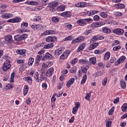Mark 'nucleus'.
<instances>
[{"instance_id": "nucleus-1", "label": "nucleus", "mask_w": 127, "mask_h": 127, "mask_svg": "<svg viewBox=\"0 0 127 127\" xmlns=\"http://www.w3.org/2000/svg\"><path fill=\"white\" fill-rule=\"evenodd\" d=\"M31 27L34 31H42V30H44L47 27L45 25H42L41 24H34L31 25Z\"/></svg>"}, {"instance_id": "nucleus-2", "label": "nucleus", "mask_w": 127, "mask_h": 127, "mask_svg": "<svg viewBox=\"0 0 127 127\" xmlns=\"http://www.w3.org/2000/svg\"><path fill=\"white\" fill-rule=\"evenodd\" d=\"M28 37V34H24L21 35H15L14 37L15 40L16 41H23V40H25L26 38Z\"/></svg>"}, {"instance_id": "nucleus-3", "label": "nucleus", "mask_w": 127, "mask_h": 127, "mask_svg": "<svg viewBox=\"0 0 127 127\" xmlns=\"http://www.w3.org/2000/svg\"><path fill=\"white\" fill-rule=\"evenodd\" d=\"M11 67V62L9 61H7L5 62L2 66L3 71H6L8 70H9Z\"/></svg>"}, {"instance_id": "nucleus-4", "label": "nucleus", "mask_w": 127, "mask_h": 127, "mask_svg": "<svg viewBox=\"0 0 127 127\" xmlns=\"http://www.w3.org/2000/svg\"><path fill=\"white\" fill-rule=\"evenodd\" d=\"M21 21V18L19 17H15L13 18H11L7 20V22L11 23H18Z\"/></svg>"}, {"instance_id": "nucleus-5", "label": "nucleus", "mask_w": 127, "mask_h": 127, "mask_svg": "<svg viewBox=\"0 0 127 127\" xmlns=\"http://www.w3.org/2000/svg\"><path fill=\"white\" fill-rule=\"evenodd\" d=\"M75 106L73 108L72 111V113L73 115L76 114V113L78 112V109L79 108H80V106H81V104L79 102H76L74 103Z\"/></svg>"}, {"instance_id": "nucleus-6", "label": "nucleus", "mask_w": 127, "mask_h": 127, "mask_svg": "<svg viewBox=\"0 0 127 127\" xmlns=\"http://www.w3.org/2000/svg\"><path fill=\"white\" fill-rule=\"evenodd\" d=\"M106 23L104 21H101L100 22L93 23L91 24L92 28H96V27H100L102 25H105Z\"/></svg>"}, {"instance_id": "nucleus-7", "label": "nucleus", "mask_w": 127, "mask_h": 127, "mask_svg": "<svg viewBox=\"0 0 127 127\" xmlns=\"http://www.w3.org/2000/svg\"><path fill=\"white\" fill-rule=\"evenodd\" d=\"M69 54H70V51H65L60 57V60H65V59H67V58H68V56H69Z\"/></svg>"}, {"instance_id": "nucleus-8", "label": "nucleus", "mask_w": 127, "mask_h": 127, "mask_svg": "<svg viewBox=\"0 0 127 127\" xmlns=\"http://www.w3.org/2000/svg\"><path fill=\"white\" fill-rule=\"evenodd\" d=\"M127 59V58L125 56H122L118 60H117V63H115L116 66H119L120 64H122V63H124L125 61H126V60Z\"/></svg>"}, {"instance_id": "nucleus-9", "label": "nucleus", "mask_w": 127, "mask_h": 127, "mask_svg": "<svg viewBox=\"0 0 127 127\" xmlns=\"http://www.w3.org/2000/svg\"><path fill=\"white\" fill-rule=\"evenodd\" d=\"M1 17L3 18V19H8L13 17V14L8 13H3L1 15Z\"/></svg>"}, {"instance_id": "nucleus-10", "label": "nucleus", "mask_w": 127, "mask_h": 127, "mask_svg": "<svg viewBox=\"0 0 127 127\" xmlns=\"http://www.w3.org/2000/svg\"><path fill=\"white\" fill-rule=\"evenodd\" d=\"M47 42H55L57 41V37L56 36H48L46 38Z\"/></svg>"}, {"instance_id": "nucleus-11", "label": "nucleus", "mask_w": 127, "mask_h": 127, "mask_svg": "<svg viewBox=\"0 0 127 127\" xmlns=\"http://www.w3.org/2000/svg\"><path fill=\"white\" fill-rule=\"evenodd\" d=\"M52 6H48V8H49V11H53L54 8H55V7L58 6V2H57V1H55L52 2Z\"/></svg>"}, {"instance_id": "nucleus-12", "label": "nucleus", "mask_w": 127, "mask_h": 127, "mask_svg": "<svg viewBox=\"0 0 127 127\" xmlns=\"http://www.w3.org/2000/svg\"><path fill=\"white\" fill-rule=\"evenodd\" d=\"M76 23L80 26H85V25H87V22L84 19H80L76 21Z\"/></svg>"}, {"instance_id": "nucleus-13", "label": "nucleus", "mask_w": 127, "mask_h": 127, "mask_svg": "<svg viewBox=\"0 0 127 127\" xmlns=\"http://www.w3.org/2000/svg\"><path fill=\"white\" fill-rule=\"evenodd\" d=\"M74 82H75V78H70L66 82V86L67 87V88H70V87H71V86H72V85H73V84H74Z\"/></svg>"}, {"instance_id": "nucleus-14", "label": "nucleus", "mask_w": 127, "mask_h": 127, "mask_svg": "<svg viewBox=\"0 0 127 127\" xmlns=\"http://www.w3.org/2000/svg\"><path fill=\"white\" fill-rule=\"evenodd\" d=\"M5 42L7 43V44H9L11 43V41H12V36L10 35H7L4 37Z\"/></svg>"}, {"instance_id": "nucleus-15", "label": "nucleus", "mask_w": 127, "mask_h": 127, "mask_svg": "<svg viewBox=\"0 0 127 127\" xmlns=\"http://www.w3.org/2000/svg\"><path fill=\"white\" fill-rule=\"evenodd\" d=\"M53 65V62H48L46 63H44L42 65L43 69H45L46 68H48L49 67H51V65Z\"/></svg>"}, {"instance_id": "nucleus-16", "label": "nucleus", "mask_w": 127, "mask_h": 127, "mask_svg": "<svg viewBox=\"0 0 127 127\" xmlns=\"http://www.w3.org/2000/svg\"><path fill=\"white\" fill-rule=\"evenodd\" d=\"M53 72H54V69L53 67H51L46 72V76L47 77H51L52 74H53Z\"/></svg>"}, {"instance_id": "nucleus-17", "label": "nucleus", "mask_w": 127, "mask_h": 127, "mask_svg": "<svg viewBox=\"0 0 127 127\" xmlns=\"http://www.w3.org/2000/svg\"><path fill=\"white\" fill-rule=\"evenodd\" d=\"M87 5V3L85 2H77L75 3V6L76 7H85Z\"/></svg>"}, {"instance_id": "nucleus-18", "label": "nucleus", "mask_w": 127, "mask_h": 127, "mask_svg": "<svg viewBox=\"0 0 127 127\" xmlns=\"http://www.w3.org/2000/svg\"><path fill=\"white\" fill-rule=\"evenodd\" d=\"M114 7H115V8H117V9H124V8H125L126 6L123 3H119L115 4L114 5Z\"/></svg>"}, {"instance_id": "nucleus-19", "label": "nucleus", "mask_w": 127, "mask_h": 127, "mask_svg": "<svg viewBox=\"0 0 127 127\" xmlns=\"http://www.w3.org/2000/svg\"><path fill=\"white\" fill-rule=\"evenodd\" d=\"M43 35H50L52 34H56V31L53 30H46L43 33Z\"/></svg>"}, {"instance_id": "nucleus-20", "label": "nucleus", "mask_w": 127, "mask_h": 127, "mask_svg": "<svg viewBox=\"0 0 127 127\" xmlns=\"http://www.w3.org/2000/svg\"><path fill=\"white\" fill-rule=\"evenodd\" d=\"M114 33H116L118 35H123L125 31L122 29H116L113 31Z\"/></svg>"}, {"instance_id": "nucleus-21", "label": "nucleus", "mask_w": 127, "mask_h": 127, "mask_svg": "<svg viewBox=\"0 0 127 127\" xmlns=\"http://www.w3.org/2000/svg\"><path fill=\"white\" fill-rule=\"evenodd\" d=\"M61 16L64 17H70L72 15V13L70 11H64L61 14Z\"/></svg>"}, {"instance_id": "nucleus-22", "label": "nucleus", "mask_w": 127, "mask_h": 127, "mask_svg": "<svg viewBox=\"0 0 127 127\" xmlns=\"http://www.w3.org/2000/svg\"><path fill=\"white\" fill-rule=\"evenodd\" d=\"M17 33H19L20 34H22V33H24L25 32H30V31L28 29L21 28L18 29L17 30Z\"/></svg>"}, {"instance_id": "nucleus-23", "label": "nucleus", "mask_w": 127, "mask_h": 127, "mask_svg": "<svg viewBox=\"0 0 127 127\" xmlns=\"http://www.w3.org/2000/svg\"><path fill=\"white\" fill-rule=\"evenodd\" d=\"M23 80L25 81L26 82H27L29 85H32V78L30 76H27V77H24L23 78Z\"/></svg>"}, {"instance_id": "nucleus-24", "label": "nucleus", "mask_w": 127, "mask_h": 127, "mask_svg": "<svg viewBox=\"0 0 127 127\" xmlns=\"http://www.w3.org/2000/svg\"><path fill=\"white\" fill-rule=\"evenodd\" d=\"M99 46V43H94L88 47L89 50H93Z\"/></svg>"}, {"instance_id": "nucleus-25", "label": "nucleus", "mask_w": 127, "mask_h": 127, "mask_svg": "<svg viewBox=\"0 0 127 127\" xmlns=\"http://www.w3.org/2000/svg\"><path fill=\"white\" fill-rule=\"evenodd\" d=\"M25 4H28V5H38V2L35 1H27L25 2Z\"/></svg>"}, {"instance_id": "nucleus-26", "label": "nucleus", "mask_w": 127, "mask_h": 127, "mask_svg": "<svg viewBox=\"0 0 127 127\" xmlns=\"http://www.w3.org/2000/svg\"><path fill=\"white\" fill-rule=\"evenodd\" d=\"M85 47H86V43H82L80 44L77 49V52H80L82 50H84V49H85Z\"/></svg>"}, {"instance_id": "nucleus-27", "label": "nucleus", "mask_w": 127, "mask_h": 127, "mask_svg": "<svg viewBox=\"0 0 127 127\" xmlns=\"http://www.w3.org/2000/svg\"><path fill=\"white\" fill-rule=\"evenodd\" d=\"M89 64L90 65H95L96 63V57H92L89 59Z\"/></svg>"}, {"instance_id": "nucleus-28", "label": "nucleus", "mask_w": 127, "mask_h": 127, "mask_svg": "<svg viewBox=\"0 0 127 127\" xmlns=\"http://www.w3.org/2000/svg\"><path fill=\"white\" fill-rule=\"evenodd\" d=\"M29 90V87H28L27 85H25L24 86V89H23L24 96H26V95H27V94L28 93Z\"/></svg>"}, {"instance_id": "nucleus-29", "label": "nucleus", "mask_w": 127, "mask_h": 127, "mask_svg": "<svg viewBox=\"0 0 127 127\" xmlns=\"http://www.w3.org/2000/svg\"><path fill=\"white\" fill-rule=\"evenodd\" d=\"M16 52L17 54H20V55L25 56V52H26V51L25 50H17Z\"/></svg>"}, {"instance_id": "nucleus-30", "label": "nucleus", "mask_w": 127, "mask_h": 127, "mask_svg": "<svg viewBox=\"0 0 127 127\" xmlns=\"http://www.w3.org/2000/svg\"><path fill=\"white\" fill-rule=\"evenodd\" d=\"M110 57H111V53L110 52H107L104 55V60L107 61V60L110 59Z\"/></svg>"}, {"instance_id": "nucleus-31", "label": "nucleus", "mask_w": 127, "mask_h": 127, "mask_svg": "<svg viewBox=\"0 0 127 127\" xmlns=\"http://www.w3.org/2000/svg\"><path fill=\"white\" fill-rule=\"evenodd\" d=\"M79 64H81V65H88L89 64V61L84 59H80L79 60Z\"/></svg>"}, {"instance_id": "nucleus-32", "label": "nucleus", "mask_w": 127, "mask_h": 127, "mask_svg": "<svg viewBox=\"0 0 127 127\" xmlns=\"http://www.w3.org/2000/svg\"><path fill=\"white\" fill-rule=\"evenodd\" d=\"M54 46V44L53 43H50V44H48L46 45H45L44 46V49H50V48H52Z\"/></svg>"}, {"instance_id": "nucleus-33", "label": "nucleus", "mask_w": 127, "mask_h": 127, "mask_svg": "<svg viewBox=\"0 0 127 127\" xmlns=\"http://www.w3.org/2000/svg\"><path fill=\"white\" fill-rule=\"evenodd\" d=\"M120 85L122 89H126L127 87V84H126V81H125V80L122 79L120 81Z\"/></svg>"}, {"instance_id": "nucleus-34", "label": "nucleus", "mask_w": 127, "mask_h": 127, "mask_svg": "<svg viewBox=\"0 0 127 127\" xmlns=\"http://www.w3.org/2000/svg\"><path fill=\"white\" fill-rule=\"evenodd\" d=\"M47 79V77L45 76V74L42 72L39 78V82H40V81H44V80H46Z\"/></svg>"}, {"instance_id": "nucleus-35", "label": "nucleus", "mask_w": 127, "mask_h": 127, "mask_svg": "<svg viewBox=\"0 0 127 127\" xmlns=\"http://www.w3.org/2000/svg\"><path fill=\"white\" fill-rule=\"evenodd\" d=\"M87 74L83 75V76H82V80L80 82L81 85H83V84H85L86 83V81H87Z\"/></svg>"}, {"instance_id": "nucleus-36", "label": "nucleus", "mask_w": 127, "mask_h": 127, "mask_svg": "<svg viewBox=\"0 0 127 127\" xmlns=\"http://www.w3.org/2000/svg\"><path fill=\"white\" fill-rule=\"evenodd\" d=\"M102 31L104 33H106L107 34H110V33H111V30L107 27H103Z\"/></svg>"}, {"instance_id": "nucleus-37", "label": "nucleus", "mask_w": 127, "mask_h": 127, "mask_svg": "<svg viewBox=\"0 0 127 127\" xmlns=\"http://www.w3.org/2000/svg\"><path fill=\"white\" fill-rule=\"evenodd\" d=\"M121 109L122 112H124L125 113L127 112V103H124L122 107H121Z\"/></svg>"}, {"instance_id": "nucleus-38", "label": "nucleus", "mask_w": 127, "mask_h": 127, "mask_svg": "<svg viewBox=\"0 0 127 127\" xmlns=\"http://www.w3.org/2000/svg\"><path fill=\"white\" fill-rule=\"evenodd\" d=\"M45 58L46 59H53L54 58V57L53 56L51 55L49 53H46L45 55Z\"/></svg>"}, {"instance_id": "nucleus-39", "label": "nucleus", "mask_w": 127, "mask_h": 127, "mask_svg": "<svg viewBox=\"0 0 127 127\" xmlns=\"http://www.w3.org/2000/svg\"><path fill=\"white\" fill-rule=\"evenodd\" d=\"M57 10L58 11H64V10H65V6L62 4L59 6L57 8Z\"/></svg>"}, {"instance_id": "nucleus-40", "label": "nucleus", "mask_w": 127, "mask_h": 127, "mask_svg": "<svg viewBox=\"0 0 127 127\" xmlns=\"http://www.w3.org/2000/svg\"><path fill=\"white\" fill-rule=\"evenodd\" d=\"M41 20V17L40 16H35L33 18V21L35 22H39Z\"/></svg>"}, {"instance_id": "nucleus-41", "label": "nucleus", "mask_w": 127, "mask_h": 127, "mask_svg": "<svg viewBox=\"0 0 127 127\" xmlns=\"http://www.w3.org/2000/svg\"><path fill=\"white\" fill-rule=\"evenodd\" d=\"M76 72H77V68L76 66H73L69 69V73L71 74H74V73H76Z\"/></svg>"}, {"instance_id": "nucleus-42", "label": "nucleus", "mask_w": 127, "mask_h": 127, "mask_svg": "<svg viewBox=\"0 0 127 127\" xmlns=\"http://www.w3.org/2000/svg\"><path fill=\"white\" fill-rule=\"evenodd\" d=\"M106 22H108V24H111V25L113 24V25H118V22H117V21H110V20H106Z\"/></svg>"}, {"instance_id": "nucleus-43", "label": "nucleus", "mask_w": 127, "mask_h": 127, "mask_svg": "<svg viewBox=\"0 0 127 127\" xmlns=\"http://www.w3.org/2000/svg\"><path fill=\"white\" fill-rule=\"evenodd\" d=\"M92 92L90 91L89 93H86V95L85 97V100H87V101H90V99L91 98V94H92Z\"/></svg>"}, {"instance_id": "nucleus-44", "label": "nucleus", "mask_w": 127, "mask_h": 127, "mask_svg": "<svg viewBox=\"0 0 127 127\" xmlns=\"http://www.w3.org/2000/svg\"><path fill=\"white\" fill-rule=\"evenodd\" d=\"M62 49L56 50L55 52V55H56V56H59L60 54H62Z\"/></svg>"}, {"instance_id": "nucleus-45", "label": "nucleus", "mask_w": 127, "mask_h": 127, "mask_svg": "<svg viewBox=\"0 0 127 127\" xmlns=\"http://www.w3.org/2000/svg\"><path fill=\"white\" fill-rule=\"evenodd\" d=\"M100 16L102 17V18H106V17H108V14L107 12H101Z\"/></svg>"}, {"instance_id": "nucleus-46", "label": "nucleus", "mask_w": 127, "mask_h": 127, "mask_svg": "<svg viewBox=\"0 0 127 127\" xmlns=\"http://www.w3.org/2000/svg\"><path fill=\"white\" fill-rule=\"evenodd\" d=\"M34 62V59L33 58H30L28 60L29 66H32V64Z\"/></svg>"}, {"instance_id": "nucleus-47", "label": "nucleus", "mask_w": 127, "mask_h": 127, "mask_svg": "<svg viewBox=\"0 0 127 127\" xmlns=\"http://www.w3.org/2000/svg\"><path fill=\"white\" fill-rule=\"evenodd\" d=\"M28 26V23L26 22H23L21 23V28H26Z\"/></svg>"}, {"instance_id": "nucleus-48", "label": "nucleus", "mask_w": 127, "mask_h": 127, "mask_svg": "<svg viewBox=\"0 0 127 127\" xmlns=\"http://www.w3.org/2000/svg\"><path fill=\"white\" fill-rule=\"evenodd\" d=\"M115 111V107H112L108 112L109 116H113V114H114V112Z\"/></svg>"}, {"instance_id": "nucleus-49", "label": "nucleus", "mask_w": 127, "mask_h": 127, "mask_svg": "<svg viewBox=\"0 0 127 127\" xmlns=\"http://www.w3.org/2000/svg\"><path fill=\"white\" fill-rule=\"evenodd\" d=\"M12 88H13V85L10 83H8L6 85L5 89L7 91V90H10V89H12Z\"/></svg>"}, {"instance_id": "nucleus-50", "label": "nucleus", "mask_w": 127, "mask_h": 127, "mask_svg": "<svg viewBox=\"0 0 127 127\" xmlns=\"http://www.w3.org/2000/svg\"><path fill=\"white\" fill-rule=\"evenodd\" d=\"M15 76V73L12 72L11 74L10 79V83H13V82L14 81V76Z\"/></svg>"}, {"instance_id": "nucleus-51", "label": "nucleus", "mask_w": 127, "mask_h": 127, "mask_svg": "<svg viewBox=\"0 0 127 127\" xmlns=\"http://www.w3.org/2000/svg\"><path fill=\"white\" fill-rule=\"evenodd\" d=\"M56 96H57V93H55L53 94V96L52 97V99H51V101H52V104H55V101H56V98L55 97H56Z\"/></svg>"}, {"instance_id": "nucleus-52", "label": "nucleus", "mask_w": 127, "mask_h": 127, "mask_svg": "<svg viewBox=\"0 0 127 127\" xmlns=\"http://www.w3.org/2000/svg\"><path fill=\"white\" fill-rule=\"evenodd\" d=\"M88 69H89V66H83L81 67V70L83 73H86Z\"/></svg>"}, {"instance_id": "nucleus-53", "label": "nucleus", "mask_w": 127, "mask_h": 127, "mask_svg": "<svg viewBox=\"0 0 127 127\" xmlns=\"http://www.w3.org/2000/svg\"><path fill=\"white\" fill-rule=\"evenodd\" d=\"M35 79L36 80V81H38V82H39V73L38 72H36L35 73L34 76Z\"/></svg>"}, {"instance_id": "nucleus-54", "label": "nucleus", "mask_w": 127, "mask_h": 127, "mask_svg": "<svg viewBox=\"0 0 127 127\" xmlns=\"http://www.w3.org/2000/svg\"><path fill=\"white\" fill-rule=\"evenodd\" d=\"M74 39V37L72 36H69L68 37H66L64 39V41H67L68 40H72Z\"/></svg>"}, {"instance_id": "nucleus-55", "label": "nucleus", "mask_w": 127, "mask_h": 127, "mask_svg": "<svg viewBox=\"0 0 127 127\" xmlns=\"http://www.w3.org/2000/svg\"><path fill=\"white\" fill-rule=\"evenodd\" d=\"M77 62H78V59L75 58L70 61V64L71 65H75Z\"/></svg>"}, {"instance_id": "nucleus-56", "label": "nucleus", "mask_w": 127, "mask_h": 127, "mask_svg": "<svg viewBox=\"0 0 127 127\" xmlns=\"http://www.w3.org/2000/svg\"><path fill=\"white\" fill-rule=\"evenodd\" d=\"M77 39V41L78 42V43H80V42H82V41H84V40L85 39L84 37H78L76 38Z\"/></svg>"}, {"instance_id": "nucleus-57", "label": "nucleus", "mask_w": 127, "mask_h": 127, "mask_svg": "<svg viewBox=\"0 0 127 127\" xmlns=\"http://www.w3.org/2000/svg\"><path fill=\"white\" fill-rule=\"evenodd\" d=\"M121 48L122 47H121V46H117L113 47V50H114V51H119Z\"/></svg>"}, {"instance_id": "nucleus-58", "label": "nucleus", "mask_w": 127, "mask_h": 127, "mask_svg": "<svg viewBox=\"0 0 127 127\" xmlns=\"http://www.w3.org/2000/svg\"><path fill=\"white\" fill-rule=\"evenodd\" d=\"M107 82H108V78L107 77H105L102 82V84L103 86H106V85H107Z\"/></svg>"}, {"instance_id": "nucleus-59", "label": "nucleus", "mask_w": 127, "mask_h": 127, "mask_svg": "<svg viewBox=\"0 0 127 127\" xmlns=\"http://www.w3.org/2000/svg\"><path fill=\"white\" fill-rule=\"evenodd\" d=\"M52 20L53 22H58V21H59V18L56 17H53L52 18Z\"/></svg>"}, {"instance_id": "nucleus-60", "label": "nucleus", "mask_w": 127, "mask_h": 127, "mask_svg": "<svg viewBox=\"0 0 127 127\" xmlns=\"http://www.w3.org/2000/svg\"><path fill=\"white\" fill-rule=\"evenodd\" d=\"M17 63L20 65H23V64H24L25 63L24 60H18L17 61Z\"/></svg>"}, {"instance_id": "nucleus-61", "label": "nucleus", "mask_w": 127, "mask_h": 127, "mask_svg": "<svg viewBox=\"0 0 127 127\" xmlns=\"http://www.w3.org/2000/svg\"><path fill=\"white\" fill-rule=\"evenodd\" d=\"M102 73L101 71H98L93 74V77H99V76H102Z\"/></svg>"}, {"instance_id": "nucleus-62", "label": "nucleus", "mask_w": 127, "mask_h": 127, "mask_svg": "<svg viewBox=\"0 0 127 127\" xmlns=\"http://www.w3.org/2000/svg\"><path fill=\"white\" fill-rule=\"evenodd\" d=\"M65 26L68 30H71L72 28H73V26L72 25V24H68L67 25H66Z\"/></svg>"}, {"instance_id": "nucleus-63", "label": "nucleus", "mask_w": 127, "mask_h": 127, "mask_svg": "<svg viewBox=\"0 0 127 127\" xmlns=\"http://www.w3.org/2000/svg\"><path fill=\"white\" fill-rule=\"evenodd\" d=\"M106 127H112V121H107L106 124Z\"/></svg>"}, {"instance_id": "nucleus-64", "label": "nucleus", "mask_w": 127, "mask_h": 127, "mask_svg": "<svg viewBox=\"0 0 127 127\" xmlns=\"http://www.w3.org/2000/svg\"><path fill=\"white\" fill-rule=\"evenodd\" d=\"M25 103L27 105H30V104L31 103V99L30 98H27L26 99Z\"/></svg>"}]
</instances>
